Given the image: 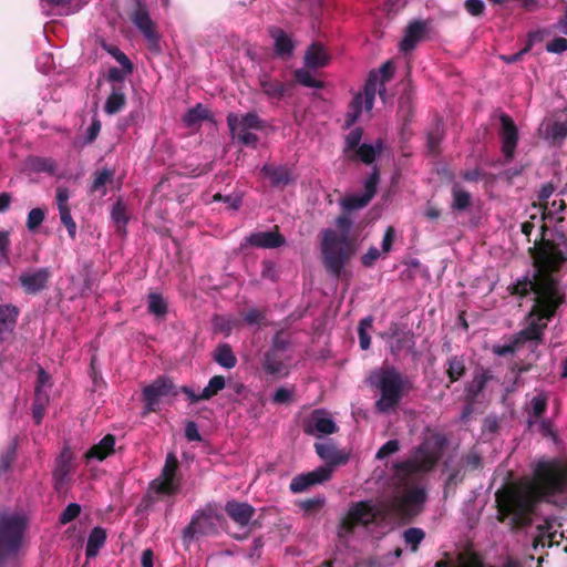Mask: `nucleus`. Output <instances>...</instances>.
I'll return each instance as SVG.
<instances>
[{
  "instance_id": "f257e3e1",
  "label": "nucleus",
  "mask_w": 567,
  "mask_h": 567,
  "mask_svg": "<svg viewBox=\"0 0 567 567\" xmlns=\"http://www.w3.org/2000/svg\"><path fill=\"white\" fill-rule=\"evenodd\" d=\"M534 208L540 210L543 219L540 237L534 239V347H536L543 340L547 321L555 317L558 308L565 302V291L559 280L553 276L565 258L557 245L545 237L547 229L545 208L537 206L535 202Z\"/></svg>"
},
{
  "instance_id": "f03ea898",
  "label": "nucleus",
  "mask_w": 567,
  "mask_h": 567,
  "mask_svg": "<svg viewBox=\"0 0 567 567\" xmlns=\"http://www.w3.org/2000/svg\"><path fill=\"white\" fill-rule=\"evenodd\" d=\"M496 518L511 530H519L532 522V478L507 483L495 492Z\"/></svg>"
},
{
  "instance_id": "7ed1b4c3",
  "label": "nucleus",
  "mask_w": 567,
  "mask_h": 567,
  "mask_svg": "<svg viewBox=\"0 0 567 567\" xmlns=\"http://www.w3.org/2000/svg\"><path fill=\"white\" fill-rule=\"evenodd\" d=\"M352 219L348 213H343L336 219L337 233L326 229L322 233L321 252L326 269L339 278L343 267L355 252L354 239L350 238Z\"/></svg>"
},
{
  "instance_id": "20e7f679",
  "label": "nucleus",
  "mask_w": 567,
  "mask_h": 567,
  "mask_svg": "<svg viewBox=\"0 0 567 567\" xmlns=\"http://www.w3.org/2000/svg\"><path fill=\"white\" fill-rule=\"evenodd\" d=\"M567 494V457H539L534 463V507L540 499Z\"/></svg>"
},
{
  "instance_id": "39448f33",
  "label": "nucleus",
  "mask_w": 567,
  "mask_h": 567,
  "mask_svg": "<svg viewBox=\"0 0 567 567\" xmlns=\"http://www.w3.org/2000/svg\"><path fill=\"white\" fill-rule=\"evenodd\" d=\"M367 382L380 392V398L375 401V410L380 413L394 410L411 388L408 378L393 365L374 369L370 372Z\"/></svg>"
},
{
  "instance_id": "423d86ee",
  "label": "nucleus",
  "mask_w": 567,
  "mask_h": 567,
  "mask_svg": "<svg viewBox=\"0 0 567 567\" xmlns=\"http://www.w3.org/2000/svg\"><path fill=\"white\" fill-rule=\"evenodd\" d=\"M380 516V511L369 501L352 503L338 526V536L347 537L353 534L358 526L369 527Z\"/></svg>"
},
{
  "instance_id": "0eeeda50",
  "label": "nucleus",
  "mask_w": 567,
  "mask_h": 567,
  "mask_svg": "<svg viewBox=\"0 0 567 567\" xmlns=\"http://www.w3.org/2000/svg\"><path fill=\"white\" fill-rule=\"evenodd\" d=\"M221 519L216 504L208 503L205 507L197 509L189 524L183 529L184 540H192L195 537L217 534V522Z\"/></svg>"
},
{
  "instance_id": "6e6552de",
  "label": "nucleus",
  "mask_w": 567,
  "mask_h": 567,
  "mask_svg": "<svg viewBox=\"0 0 567 567\" xmlns=\"http://www.w3.org/2000/svg\"><path fill=\"white\" fill-rule=\"evenodd\" d=\"M440 460V454L420 446L413 457L400 462L395 465V470L403 476H412L419 473H427L432 471Z\"/></svg>"
},
{
  "instance_id": "1a4fd4ad",
  "label": "nucleus",
  "mask_w": 567,
  "mask_h": 567,
  "mask_svg": "<svg viewBox=\"0 0 567 567\" xmlns=\"http://www.w3.org/2000/svg\"><path fill=\"white\" fill-rule=\"evenodd\" d=\"M178 460L175 454L168 453L161 475L151 482V488L164 496H174L181 489V482L176 477Z\"/></svg>"
},
{
  "instance_id": "9d476101",
  "label": "nucleus",
  "mask_w": 567,
  "mask_h": 567,
  "mask_svg": "<svg viewBox=\"0 0 567 567\" xmlns=\"http://www.w3.org/2000/svg\"><path fill=\"white\" fill-rule=\"evenodd\" d=\"M425 501V488L414 487L401 496H395L392 499V509L402 517H412L420 513Z\"/></svg>"
},
{
  "instance_id": "9b49d317",
  "label": "nucleus",
  "mask_w": 567,
  "mask_h": 567,
  "mask_svg": "<svg viewBox=\"0 0 567 567\" xmlns=\"http://www.w3.org/2000/svg\"><path fill=\"white\" fill-rule=\"evenodd\" d=\"M176 394L175 384L168 377L157 378L153 383L145 386L142 392L147 412H155L162 398Z\"/></svg>"
},
{
  "instance_id": "f8f14e48",
  "label": "nucleus",
  "mask_w": 567,
  "mask_h": 567,
  "mask_svg": "<svg viewBox=\"0 0 567 567\" xmlns=\"http://www.w3.org/2000/svg\"><path fill=\"white\" fill-rule=\"evenodd\" d=\"M501 128L498 136L502 142V154L505 162L508 163L514 158L515 150L518 143V130L513 118L505 114H499Z\"/></svg>"
},
{
  "instance_id": "ddd939ff",
  "label": "nucleus",
  "mask_w": 567,
  "mask_h": 567,
  "mask_svg": "<svg viewBox=\"0 0 567 567\" xmlns=\"http://www.w3.org/2000/svg\"><path fill=\"white\" fill-rule=\"evenodd\" d=\"M525 327L517 333L513 334L505 344H494L492 351L499 357L518 353L527 343L532 342V310L526 316Z\"/></svg>"
},
{
  "instance_id": "4468645a",
  "label": "nucleus",
  "mask_w": 567,
  "mask_h": 567,
  "mask_svg": "<svg viewBox=\"0 0 567 567\" xmlns=\"http://www.w3.org/2000/svg\"><path fill=\"white\" fill-rule=\"evenodd\" d=\"M131 21L143 33L145 39L152 44H158L159 35L156 31L155 23L150 17L146 4L143 0H136L135 8L131 13Z\"/></svg>"
},
{
  "instance_id": "2eb2a0df",
  "label": "nucleus",
  "mask_w": 567,
  "mask_h": 567,
  "mask_svg": "<svg viewBox=\"0 0 567 567\" xmlns=\"http://www.w3.org/2000/svg\"><path fill=\"white\" fill-rule=\"evenodd\" d=\"M51 276L49 268H39L22 272L18 280L24 293L34 296L48 288Z\"/></svg>"
},
{
  "instance_id": "dca6fc26",
  "label": "nucleus",
  "mask_w": 567,
  "mask_h": 567,
  "mask_svg": "<svg viewBox=\"0 0 567 567\" xmlns=\"http://www.w3.org/2000/svg\"><path fill=\"white\" fill-rule=\"evenodd\" d=\"M332 468L329 466H319L318 468L299 474L291 480L290 491L293 494L302 493L310 486L322 484L331 478Z\"/></svg>"
},
{
  "instance_id": "f3484780",
  "label": "nucleus",
  "mask_w": 567,
  "mask_h": 567,
  "mask_svg": "<svg viewBox=\"0 0 567 567\" xmlns=\"http://www.w3.org/2000/svg\"><path fill=\"white\" fill-rule=\"evenodd\" d=\"M290 360V355L268 349L262 355L261 369L267 375L282 378L289 373L288 362Z\"/></svg>"
},
{
  "instance_id": "a211bd4d",
  "label": "nucleus",
  "mask_w": 567,
  "mask_h": 567,
  "mask_svg": "<svg viewBox=\"0 0 567 567\" xmlns=\"http://www.w3.org/2000/svg\"><path fill=\"white\" fill-rule=\"evenodd\" d=\"M337 431L336 422L320 410H315L303 424V432L307 435H330Z\"/></svg>"
},
{
  "instance_id": "6ab92c4d",
  "label": "nucleus",
  "mask_w": 567,
  "mask_h": 567,
  "mask_svg": "<svg viewBox=\"0 0 567 567\" xmlns=\"http://www.w3.org/2000/svg\"><path fill=\"white\" fill-rule=\"evenodd\" d=\"M538 134L550 145L560 146L567 137V121L545 118L538 127Z\"/></svg>"
},
{
  "instance_id": "aec40b11",
  "label": "nucleus",
  "mask_w": 567,
  "mask_h": 567,
  "mask_svg": "<svg viewBox=\"0 0 567 567\" xmlns=\"http://www.w3.org/2000/svg\"><path fill=\"white\" fill-rule=\"evenodd\" d=\"M245 243L251 247L274 249L286 244V238L280 234L278 226L269 231H256L245 237Z\"/></svg>"
},
{
  "instance_id": "412c9836",
  "label": "nucleus",
  "mask_w": 567,
  "mask_h": 567,
  "mask_svg": "<svg viewBox=\"0 0 567 567\" xmlns=\"http://www.w3.org/2000/svg\"><path fill=\"white\" fill-rule=\"evenodd\" d=\"M20 309L12 305H0V342L9 339L14 333Z\"/></svg>"
},
{
  "instance_id": "4be33fe9",
  "label": "nucleus",
  "mask_w": 567,
  "mask_h": 567,
  "mask_svg": "<svg viewBox=\"0 0 567 567\" xmlns=\"http://www.w3.org/2000/svg\"><path fill=\"white\" fill-rule=\"evenodd\" d=\"M258 82L262 93L269 100L280 101L288 93L292 83H284L277 79L271 78L268 73H261L258 76Z\"/></svg>"
},
{
  "instance_id": "5701e85b",
  "label": "nucleus",
  "mask_w": 567,
  "mask_h": 567,
  "mask_svg": "<svg viewBox=\"0 0 567 567\" xmlns=\"http://www.w3.org/2000/svg\"><path fill=\"white\" fill-rule=\"evenodd\" d=\"M226 514L239 526H247L255 515V508L245 502L228 501L225 505Z\"/></svg>"
},
{
  "instance_id": "b1692460",
  "label": "nucleus",
  "mask_w": 567,
  "mask_h": 567,
  "mask_svg": "<svg viewBox=\"0 0 567 567\" xmlns=\"http://www.w3.org/2000/svg\"><path fill=\"white\" fill-rule=\"evenodd\" d=\"M384 143L382 140H377L374 144L363 143L354 152L348 155L349 162H362L365 165L374 163L377 157L383 152Z\"/></svg>"
},
{
  "instance_id": "393cba45",
  "label": "nucleus",
  "mask_w": 567,
  "mask_h": 567,
  "mask_svg": "<svg viewBox=\"0 0 567 567\" xmlns=\"http://www.w3.org/2000/svg\"><path fill=\"white\" fill-rule=\"evenodd\" d=\"M260 173L270 179L274 187H286L293 182L291 171L285 165L265 164Z\"/></svg>"
},
{
  "instance_id": "a878e982",
  "label": "nucleus",
  "mask_w": 567,
  "mask_h": 567,
  "mask_svg": "<svg viewBox=\"0 0 567 567\" xmlns=\"http://www.w3.org/2000/svg\"><path fill=\"white\" fill-rule=\"evenodd\" d=\"M227 125L229 131H237L238 127L246 130H262L264 121L255 112H249L241 116H238L235 113H229L227 115Z\"/></svg>"
},
{
  "instance_id": "bb28decb",
  "label": "nucleus",
  "mask_w": 567,
  "mask_h": 567,
  "mask_svg": "<svg viewBox=\"0 0 567 567\" xmlns=\"http://www.w3.org/2000/svg\"><path fill=\"white\" fill-rule=\"evenodd\" d=\"M316 452L320 458L328 463L327 466L333 467L342 465L348 461V455L339 451L332 443H316Z\"/></svg>"
},
{
  "instance_id": "cd10ccee",
  "label": "nucleus",
  "mask_w": 567,
  "mask_h": 567,
  "mask_svg": "<svg viewBox=\"0 0 567 567\" xmlns=\"http://www.w3.org/2000/svg\"><path fill=\"white\" fill-rule=\"evenodd\" d=\"M115 436L106 434L99 443L92 445L84 454V457L90 460L104 461L106 457L114 453Z\"/></svg>"
},
{
  "instance_id": "c85d7f7f",
  "label": "nucleus",
  "mask_w": 567,
  "mask_h": 567,
  "mask_svg": "<svg viewBox=\"0 0 567 567\" xmlns=\"http://www.w3.org/2000/svg\"><path fill=\"white\" fill-rule=\"evenodd\" d=\"M305 65L308 69H320L328 65L330 56L321 43H312L305 53Z\"/></svg>"
},
{
  "instance_id": "c756f323",
  "label": "nucleus",
  "mask_w": 567,
  "mask_h": 567,
  "mask_svg": "<svg viewBox=\"0 0 567 567\" xmlns=\"http://www.w3.org/2000/svg\"><path fill=\"white\" fill-rule=\"evenodd\" d=\"M425 32V23L423 21H414L410 23L405 30L404 37L400 42V50L403 52L412 51L416 43L421 41Z\"/></svg>"
},
{
  "instance_id": "7c9ffc66",
  "label": "nucleus",
  "mask_w": 567,
  "mask_h": 567,
  "mask_svg": "<svg viewBox=\"0 0 567 567\" xmlns=\"http://www.w3.org/2000/svg\"><path fill=\"white\" fill-rule=\"evenodd\" d=\"M126 104L124 84H115L112 86L111 94L104 104V111L109 115H113L122 111Z\"/></svg>"
},
{
  "instance_id": "2f4dec72",
  "label": "nucleus",
  "mask_w": 567,
  "mask_h": 567,
  "mask_svg": "<svg viewBox=\"0 0 567 567\" xmlns=\"http://www.w3.org/2000/svg\"><path fill=\"white\" fill-rule=\"evenodd\" d=\"M270 35L275 40V53L281 58H288L292 54L295 44L291 38L280 28H274Z\"/></svg>"
},
{
  "instance_id": "473e14b6",
  "label": "nucleus",
  "mask_w": 567,
  "mask_h": 567,
  "mask_svg": "<svg viewBox=\"0 0 567 567\" xmlns=\"http://www.w3.org/2000/svg\"><path fill=\"white\" fill-rule=\"evenodd\" d=\"M111 219L115 226V233L122 237L126 236V226L130 220V216L125 204L121 199L116 200L112 206Z\"/></svg>"
},
{
  "instance_id": "72a5a7b5",
  "label": "nucleus",
  "mask_w": 567,
  "mask_h": 567,
  "mask_svg": "<svg viewBox=\"0 0 567 567\" xmlns=\"http://www.w3.org/2000/svg\"><path fill=\"white\" fill-rule=\"evenodd\" d=\"M106 542V530L100 526L92 528L89 534L86 547H85V556L86 558H94L97 556L100 549L105 545Z\"/></svg>"
},
{
  "instance_id": "f704fd0d",
  "label": "nucleus",
  "mask_w": 567,
  "mask_h": 567,
  "mask_svg": "<svg viewBox=\"0 0 567 567\" xmlns=\"http://www.w3.org/2000/svg\"><path fill=\"white\" fill-rule=\"evenodd\" d=\"M379 76L378 73L371 71L363 86L362 95L364 96V110L371 111L374 104L375 94L379 91L381 97H383V91L379 90Z\"/></svg>"
},
{
  "instance_id": "c9c22d12",
  "label": "nucleus",
  "mask_w": 567,
  "mask_h": 567,
  "mask_svg": "<svg viewBox=\"0 0 567 567\" xmlns=\"http://www.w3.org/2000/svg\"><path fill=\"white\" fill-rule=\"evenodd\" d=\"M115 172L111 168L104 167L95 171L92 175L93 179L90 186L92 194L100 193L101 197L105 196L107 190L105 188L107 183H112L114 179Z\"/></svg>"
},
{
  "instance_id": "e433bc0d",
  "label": "nucleus",
  "mask_w": 567,
  "mask_h": 567,
  "mask_svg": "<svg viewBox=\"0 0 567 567\" xmlns=\"http://www.w3.org/2000/svg\"><path fill=\"white\" fill-rule=\"evenodd\" d=\"M494 378L489 369H482L475 372L472 383L466 388L467 396L475 400L486 388V384Z\"/></svg>"
},
{
  "instance_id": "4c0bfd02",
  "label": "nucleus",
  "mask_w": 567,
  "mask_h": 567,
  "mask_svg": "<svg viewBox=\"0 0 567 567\" xmlns=\"http://www.w3.org/2000/svg\"><path fill=\"white\" fill-rule=\"evenodd\" d=\"M465 359L463 355H452L446 361L445 373L450 383L460 381L466 374Z\"/></svg>"
},
{
  "instance_id": "58836bf2",
  "label": "nucleus",
  "mask_w": 567,
  "mask_h": 567,
  "mask_svg": "<svg viewBox=\"0 0 567 567\" xmlns=\"http://www.w3.org/2000/svg\"><path fill=\"white\" fill-rule=\"evenodd\" d=\"M216 363L225 369H233L237 364V358L228 343H219L213 354Z\"/></svg>"
},
{
  "instance_id": "ea45409f",
  "label": "nucleus",
  "mask_w": 567,
  "mask_h": 567,
  "mask_svg": "<svg viewBox=\"0 0 567 567\" xmlns=\"http://www.w3.org/2000/svg\"><path fill=\"white\" fill-rule=\"evenodd\" d=\"M537 433L545 440L553 442L555 445L560 443L558 430L550 419L539 417L536 419Z\"/></svg>"
},
{
  "instance_id": "a19ab883",
  "label": "nucleus",
  "mask_w": 567,
  "mask_h": 567,
  "mask_svg": "<svg viewBox=\"0 0 567 567\" xmlns=\"http://www.w3.org/2000/svg\"><path fill=\"white\" fill-rule=\"evenodd\" d=\"M483 466V455L476 447L471 449L460 458V468H463L467 472L481 470Z\"/></svg>"
},
{
  "instance_id": "79ce46f5",
  "label": "nucleus",
  "mask_w": 567,
  "mask_h": 567,
  "mask_svg": "<svg viewBox=\"0 0 567 567\" xmlns=\"http://www.w3.org/2000/svg\"><path fill=\"white\" fill-rule=\"evenodd\" d=\"M364 109V96L361 92L357 93L349 104V111L344 117V127L349 128L358 121Z\"/></svg>"
},
{
  "instance_id": "37998d69",
  "label": "nucleus",
  "mask_w": 567,
  "mask_h": 567,
  "mask_svg": "<svg viewBox=\"0 0 567 567\" xmlns=\"http://www.w3.org/2000/svg\"><path fill=\"white\" fill-rule=\"evenodd\" d=\"M444 124L441 120H437L427 132V147L432 154H437L440 152V144L444 138Z\"/></svg>"
},
{
  "instance_id": "c03bdc74",
  "label": "nucleus",
  "mask_w": 567,
  "mask_h": 567,
  "mask_svg": "<svg viewBox=\"0 0 567 567\" xmlns=\"http://www.w3.org/2000/svg\"><path fill=\"white\" fill-rule=\"evenodd\" d=\"M72 471V453L69 449H63L54 471V476L59 481H63Z\"/></svg>"
},
{
  "instance_id": "a18cd8bd",
  "label": "nucleus",
  "mask_w": 567,
  "mask_h": 567,
  "mask_svg": "<svg viewBox=\"0 0 567 567\" xmlns=\"http://www.w3.org/2000/svg\"><path fill=\"white\" fill-rule=\"evenodd\" d=\"M414 93L411 86L406 87L399 97V113L405 122H409L413 114Z\"/></svg>"
},
{
  "instance_id": "49530a36",
  "label": "nucleus",
  "mask_w": 567,
  "mask_h": 567,
  "mask_svg": "<svg viewBox=\"0 0 567 567\" xmlns=\"http://www.w3.org/2000/svg\"><path fill=\"white\" fill-rule=\"evenodd\" d=\"M362 136L363 130L361 127H354L344 136V145L342 148V153L346 158L359 146H361Z\"/></svg>"
},
{
  "instance_id": "de8ad7c7",
  "label": "nucleus",
  "mask_w": 567,
  "mask_h": 567,
  "mask_svg": "<svg viewBox=\"0 0 567 567\" xmlns=\"http://www.w3.org/2000/svg\"><path fill=\"white\" fill-rule=\"evenodd\" d=\"M158 495H162L158 492H155L151 488V484L148 485L147 492L144 494L142 499L136 506V514H146L154 511L155 503L158 501Z\"/></svg>"
},
{
  "instance_id": "09e8293b",
  "label": "nucleus",
  "mask_w": 567,
  "mask_h": 567,
  "mask_svg": "<svg viewBox=\"0 0 567 567\" xmlns=\"http://www.w3.org/2000/svg\"><path fill=\"white\" fill-rule=\"evenodd\" d=\"M424 538L425 532L419 527H410L403 532V539L413 553L419 549V546Z\"/></svg>"
},
{
  "instance_id": "8fccbe9b",
  "label": "nucleus",
  "mask_w": 567,
  "mask_h": 567,
  "mask_svg": "<svg viewBox=\"0 0 567 567\" xmlns=\"http://www.w3.org/2000/svg\"><path fill=\"white\" fill-rule=\"evenodd\" d=\"M225 385L226 380L223 375H214L202 391L203 400H210L213 396L217 395Z\"/></svg>"
},
{
  "instance_id": "3c124183",
  "label": "nucleus",
  "mask_w": 567,
  "mask_h": 567,
  "mask_svg": "<svg viewBox=\"0 0 567 567\" xmlns=\"http://www.w3.org/2000/svg\"><path fill=\"white\" fill-rule=\"evenodd\" d=\"M293 76L299 84L306 87L322 89L324 86V83L315 79L307 69H297L293 72Z\"/></svg>"
},
{
  "instance_id": "603ef678",
  "label": "nucleus",
  "mask_w": 567,
  "mask_h": 567,
  "mask_svg": "<svg viewBox=\"0 0 567 567\" xmlns=\"http://www.w3.org/2000/svg\"><path fill=\"white\" fill-rule=\"evenodd\" d=\"M208 117L207 110L202 105L197 104L196 106L189 109L187 113L184 115L183 121L187 126H194L202 121Z\"/></svg>"
},
{
  "instance_id": "864d4df0",
  "label": "nucleus",
  "mask_w": 567,
  "mask_h": 567,
  "mask_svg": "<svg viewBox=\"0 0 567 567\" xmlns=\"http://www.w3.org/2000/svg\"><path fill=\"white\" fill-rule=\"evenodd\" d=\"M148 311L157 317H164L167 313V303L161 293L148 295Z\"/></svg>"
},
{
  "instance_id": "5fc2aeb1",
  "label": "nucleus",
  "mask_w": 567,
  "mask_h": 567,
  "mask_svg": "<svg viewBox=\"0 0 567 567\" xmlns=\"http://www.w3.org/2000/svg\"><path fill=\"white\" fill-rule=\"evenodd\" d=\"M373 318L368 316L360 320L358 326L359 343L362 350H368L371 344V338L368 333V329L372 327Z\"/></svg>"
},
{
  "instance_id": "6e6d98bb",
  "label": "nucleus",
  "mask_w": 567,
  "mask_h": 567,
  "mask_svg": "<svg viewBox=\"0 0 567 567\" xmlns=\"http://www.w3.org/2000/svg\"><path fill=\"white\" fill-rule=\"evenodd\" d=\"M49 394H41L34 395L33 402H32V416L37 424H40L44 414L45 409L49 403Z\"/></svg>"
},
{
  "instance_id": "4d7b16f0",
  "label": "nucleus",
  "mask_w": 567,
  "mask_h": 567,
  "mask_svg": "<svg viewBox=\"0 0 567 567\" xmlns=\"http://www.w3.org/2000/svg\"><path fill=\"white\" fill-rule=\"evenodd\" d=\"M414 346V334L410 331L403 332L396 338L395 342L391 344V352L398 354L402 350H412Z\"/></svg>"
},
{
  "instance_id": "13d9d810",
  "label": "nucleus",
  "mask_w": 567,
  "mask_h": 567,
  "mask_svg": "<svg viewBox=\"0 0 567 567\" xmlns=\"http://www.w3.org/2000/svg\"><path fill=\"white\" fill-rule=\"evenodd\" d=\"M370 200L371 199L368 198L364 194L351 195L341 200V206L347 213H349L365 207Z\"/></svg>"
},
{
  "instance_id": "bf43d9fd",
  "label": "nucleus",
  "mask_w": 567,
  "mask_h": 567,
  "mask_svg": "<svg viewBox=\"0 0 567 567\" xmlns=\"http://www.w3.org/2000/svg\"><path fill=\"white\" fill-rule=\"evenodd\" d=\"M453 204L452 207L456 210H465L471 205V195L468 192L454 186L452 189Z\"/></svg>"
},
{
  "instance_id": "052dcab7",
  "label": "nucleus",
  "mask_w": 567,
  "mask_h": 567,
  "mask_svg": "<svg viewBox=\"0 0 567 567\" xmlns=\"http://www.w3.org/2000/svg\"><path fill=\"white\" fill-rule=\"evenodd\" d=\"M292 346L291 338L285 331H278L272 338L271 347L269 349L285 354Z\"/></svg>"
},
{
  "instance_id": "680f3d73",
  "label": "nucleus",
  "mask_w": 567,
  "mask_h": 567,
  "mask_svg": "<svg viewBox=\"0 0 567 567\" xmlns=\"http://www.w3.org/2000/svg\"><path fill=\"white\" fill-rule=\"evenodd\" d=\"M17 457V443L11 442L10 445L0 454V473H6L10 470L11 465Z\"/></svg>"
},
{
  "instance_id": "e2e57ef3",
  "label": "nucleus",
  "mask_w": 567,
  "mask_h": 567,
  "mask_svg": "<svg viewBox=\"0 0 567 567\" xmlns=\"http://www.w3.org/2000/svg\"><path fill=\"white\" fill-rule=\"evenodd\" d=\"M29 165L32 171L41 173H54L55 171V162L51 158L45 157H32L29 159Z\"/></svg>"
},
{
  "instance_id": "0e129e2a",
  "label": "nucleus",
  "mask_w": 567,
  "mask_h": 567,
  "mask_svg": "<svg viewBox=\"0 0 567 567\" xmlns=\"http://www.w3.org/2000/svg\"><path fill=\"white\" fill-rule=\"evenodd\" d=\"M104 49L122 65L124 71H126L127 73L133 72V63L130 61L127 55L124 52H122L116 45H104Z\"/></svg>"
},
{
  "instance_id": "69168bd1",
  "label": "nucleus",
  "mask_w": 567,
  "mask_h": 567,
  "mask_svg": "<svg viewBox=\"0 0 567 567\" xmlns=\"http://www.w3.org/2000/svg\"><path fill=\"white\" fill-rule=\"evenodd\" d=\"M233 138H237L243 145L256 147L258 136L249 130L238 127L237 131H229Z\"/></svg>"
},
{
  "instance_id": "338daca9",
  "label": "nucleus",
  "mask_w": 567,
  "mask_h": 567,
  "mask_svg": "<svg viewBox=\"0 0 567 567\" xmlns=\"http://www.w3.org/2000/svg\"><path fill=\"white\" fill-rule=\"evenodd\" d=\"M512 295L525 297L532 291V280L528 278V274L523 279L517 280L515 284L508 287Z\"/></svg>"
},
{
  "instance_id": "774afa93",
  "label": "nucleus",
  "mask_w": 567,
  "mask_h": 567,
  "mask_svg": "<svg viewBox=\"0 0 567 567\" xmlns=\"http://www.w3.org/2000/svg\"><path fill=\"white\" fill-rule=\"evenodd\" d=\"M44 218L45 210L43 208H32L27 217V228L30 231H34L43 223Z\"/></svg>"
}]
</instances>
